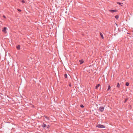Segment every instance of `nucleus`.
Instances as JSON below:
<instances>
[{
	"label": "nucleus",
	"mask_w": 133,
	"mask_h": 133,
	"mask_svg": "<svg viewBox=\"0 0 133 133\" xmlns=\"http://www.w3.org/2000/svg\"><path fill=\"white\" fill-rule=\"evenodd\" d=\"M96 127L100 128H104L105 127V126L104 125L101 124L97 125L96 126Z\"/></svg>",
	"instance_id": "obj_1"
},
{
	"label": "nucleus",
	"mask_w": 133,
	"mask_h": 133,
	"mask_svg": "<svg viewBox=\"0 0 133 133\" xmlns=\"http://www.w3.org/2000/svg\"><path fill=\"white\" fill-rule=\"evenodd\" d=\"M104 108L103 107H101L99 108V110L101 112H103L104 110Z\"/></svg>",
	"instance_id": "obj_2"
},
{
	"label": "nucleus",
	"mask_w": 133,
	"mask_h": 133,
	"mask_svg": "<svg viewBox=\"0 0 133 133\" xmlns=\"http://www.w3.org/2000/svg\"><path fill=\"white\" fill-rule=\"evenodd\" d=\"M108 10L109 11H110L112 13H113V12H116L117 11V10H112H112Z\"/></svg>",
	"instance_id": "obj_3"
},
{
	"label": "nucleus",
	"mask_w": 133,
	"mask_h": 133,
	"mask_svg": "<svg viewBox=\"0 0 133 133\" xmlns=\"http://www.w3.org/2000/svg\"><path fill=\"white\" fill-rule=\"evenodd\" d=\"M7 29V28L6 27H4V29L2 30V31L4 32L5 33L6 32V29Z\"/></svg>",
	"instance_id": "obj_4"
},
{
	"label": "nucleus",
	"mask_w": 133,
	"mask_h": 133,
	"mask_svg": "<svg viewBox=\"0 0 133 133\" xmlns=\"http://www.w3.org/2000/svg\"><path fill=\"white\" fill-rule=\"evenodd\" d=\"M16 47L17 50H19L20 49V46L19 45H17Z\"/></svg>",
	"instance_id": "obj_5"
},
{
	"label": "nucleus",
	"mask_w": 133,
	"mask_h": 133,
	"mask_svg": "<svg viewBox=\"0 0 133 133\" xmlns=\"http://www.w3.org/2000/svg\"><path fill=\"white\" fill-rule=\"evenodd\" d=\"M100 35H101V37L103 39H104V37H103V34L102 33H101V32L100 33Z\"/></svg>",
	"instance_id": "obj_6"
},
{
	"label": "nucleus",
	"mask_w": 133,
	"mask_h": 133,
	"mask_svg": "<svg viewBox=\"0 0 133 133\" xmlns=\"http://www.w3.org/2000/svg\"><path fill=\"white\" fill-rule=\"evenodd\" d=\"M46 126V125L45 124L43 123L42 125V127L43 128H44Z\"/></svg>",
	"instance_id": "obj_7"
},
{
	"label": "nucleus",
	"mask_w": 133,
	"mask_h": 133,
	"mask_svg": "<svg viewBox=\"0 0 133 133\" xmlns=\"http://www.w3.org/2000/svg\"><path fill=\"white\" fill-rule=\"evenodd\" d=\"M44 117H45V118H46L48 120H49L50 118H49V117H47V116H44Z\"/></svg>",
	"instance_id": "obj_8"
},
{
	"label": "nucleus",
	"mask_w": 133,
	"mask_h": 133,
	"mask_svg": "<svg viewBox=\"0 0 133 133\" xmlns=\"http://www.w3.org/2000/svg\"><path fill=\"white\" fill-rule=\"evenodd\" d=\"M79 62H80V64H81L83 63L84 61L83 60H81L79 61Z\"/></svg>",
	"instance_id": "obj_9"
},
{
	"label": "nucleus",
	"mask_w": 133,
	"mask_h": 133,
	"mask_svg": "<svg viewBox=\"0 0 133 133\" xmlns=\"http://www.w3.org/2000/svg\"><path fill=\"white\" fill-rule=\"evenodd\" d=\"M100 84H98L97 85H96L95 87V89H97L99 86Z\"/></svg>",
	"instance_id": "obj_10"
},
{
	"label": "nucleus",
	"mask_w": 133,
	"mask_h": 133,
	"mask_svg": "<svg viewBox=\"0 0 133 133\" xmlns=\"http://www.w3.org/2000/svg\"><path fill=\"white\" fill-rule=\"evenodd\" d=\"M115 17L117 19L119 18V16L118 15H117L115 16Z\"/></svg>",
	"instance_id": "obj_11"
},
{
	"label": "nucleus",
	"mask_w": 133,
	"mask_h": 133,
	"mask_svg": "<svg viewBox=\"0 0 133 133\" xmlns=\"http://www.w3.org/2000/svg\"><path fill=\"white\" fill-rule=\"evenodd\" d=\"M117 4H119V5H121L122 6V4H123L122 3H121L119 2H117Z\"/></svg>",
	"instance_id": "obj_12"
},
{
	"label": "nucleus",
	"mask_w": 133,
	"mask_h": 133,
	"mask_svg": "<svg viewBox=\"0 0 133 133\" xmlns=\"http://www.w3.org/2000/svg\"><path fill=\"white\" fill-rule=\"evenodd\" d=\"M110 88H111L110 86L109 85L108 86V89L107 90V91H108L110 89Z\"/></svg>",
	"instance_id": "obj_13"
},
{
	"label": "nucleus",
	"mask_w": 133,
	"mask_h": 133,
	"mask_svg": "<svg viewBox=\"0 0 133 133\" xmlns=\"http://www.w3.org/2000/svg\"><path fill=\"white\" fill-rule=\"evenodd\" d=\"M125 85L127 86H128L129 85V83L128 82H126Z\"/></svg>",
	"instance_id": "obj_14"
},
{
	"label": "nucleus",
	"mask_w": 133,
	"mask_h": 133,
	"mask_svg": "<svg viewBox=\"0 0 133 133\" xmlns=\"http://www.w3.org/2000/svg\"><path fill=\"white\" fill-rule=\"evenodd\" d=\"M119 87H120V85L119 84V83H118L117 87L118 88H119Z\"/></svg>",
	"instance_id": "obj_15"
},
{
	"label": "nucleus",
	"mask_w": 133,
	"mask_h": 133,
	"mask_svg": "<svg viewBox=\"0 0 133 133\" xmlns=\"http://www.w3.org/2000/svg\"><path fill=\"white\" fill-rule=\"evenodd\" d=\"M64 77H65V78H66L67 77V75L66 74H65L64 75Z\"/></svg>",
	"instance_id": "obj_16"
},
{
	"label": "nucleus",
	"mask_w": 133,
	"mask_h": 133,
	"mask_svg": "<svg viewBox=\"0 0 133 133\" xmlns=\"http://www.w3.org/2000/svg\"><path fill=\"white\" fill-rule=\"evenodd\" d=\"M80 107H81L82 108H83L84 107L83 105L82 104H81V105H80Z\"/></svg>",
	"instance_id": "obj_17"
},
{
	"label": "nucleus",
	"mask_w": 133,
	"mask_h": 133,
	"mask_svg": "<svg viewBox=\"0 0 133 133\" xmlns=\"http://www.w3.org/2000/svg\"><path fill=\"white\" fill-rule=\"evenodd\" d=\"M69 85L70 87H71V84L70 83H69Z\"/></svg>",
	"instance_id": "obj_18"
},
{
	"label": "nucleus",
	"mask_w": 133,
	"mask_h": 133,
	"mask_svg": "<svg viewBox=\"0 0 133 133\" xmlns=\"http://www.w3.org/2000/svg\"><path fill=\"white\" fill-rule=\"evenodd\" d=\"M128 98H127V99H125V101H124V103H125L126 102H127V100L128 99Z\"/></svg>",
	"instance_id": "obj_19"
},
{
	"label": "nucleus",
	"mask_w": 133,
	"mask_h": 133,
	"mask_svg": "<svg viewBox=\"0 0 133 133\" xmlns=\"http://www.w3.org/2000/svg\"><path fill=\"white\" fill-rule=\"evenodd\" d=\"M22 2L23 3H25V1L23 0H22Z\"/></svg>",
	"instance_id": "obj_20"
},
{
	"label": "nucleus",
	"mask_w": 133,
	"mask_h": 133,
	"mask_svg": "<svg viewBox=\"0 0 133 133\" xmlns=\"http://www.w3.org/2000/svg\"><path fill=\"white\" fill-rule=\"evenodd\" d=\"M18 10L19 11H20V12H21V10L20 9H18Z\"/></svg>",
	"instance_id": "obj_21"
},
{
	"label": "nucleus",
	"mask_w": 133,
	"mask_h": 133,
	"mask_svg": "<svg viewBox=\"0 0 133 133\" xmlns=\"http://www.w3.org/2000/svg\"><path fill=\"white\" fill-rule=\"evenodd\" d=\"M3 16L4 18H6V17L4 15H3Z\"/></svg>",
	"instance_id": "obj_22"
}]
</instances>
